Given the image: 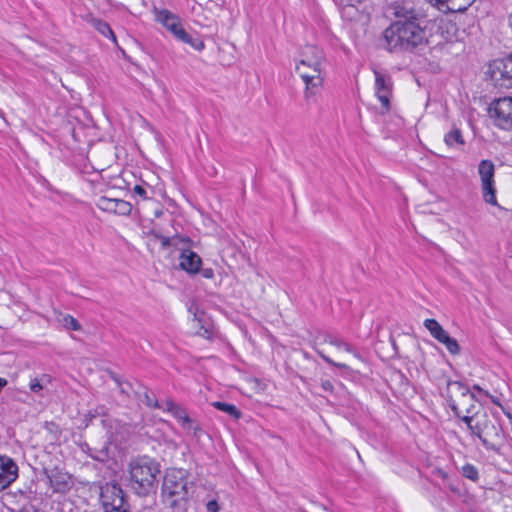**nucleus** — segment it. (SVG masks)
<instances>
[{"mask_svg":"<svg viewBox=\"0 0 512 512\" xmlns=\"http://www.w3.org/2000/svg\"><path fill=\"white\" fill-rule=\"evenodd\" d=\"M342 13L344 16H349L350 18H353L357 13V9L352 5H348L343 8Z\"/></svg>","mask_w":512,"mask_h":512,"instance_id":"obj_33","label":"nucleus"},{"mask_svg":"<svg viewBox=\"0 0 512 512\" xmlns=\"http://www.w3.org/2000/svg\"><path fill=\"white\" fill-rule=\"evenodd\" d=\"M207 512H218L219 507L215 500H211L206 504Z\"/></svg>","mask_w":512,"mask_h":512,"instance_id":"obj_38","label":"nucleus"},{"mask_svg":"<svg viewBox=\"0 0 512 512\" xmlns=\"http://www.w3.org/2000/svg\"><path fill=\"white\" fill-rule=\"evenodd\" d=\"M96 413L98 415H105L106 414V408L104 406H100L96 408Z\"/></svg>","mask_w":512,"mask_h":512,"instance_id":"obj_42","label":"nucleus"},{"mask_svg":"<svg viewBox=\"0 0 512 512\" xmlns=\"http://www.w3.org/2000/svg\"><path fill=\"white\" fill-rule=\"evenodd\" d=\"M375 91L378 100L386 112L390 110V97L392 96L393 81L388 73L374 70Z\"/></svg>","mask_w":512,"mask_h":512,"instance_id":"obj_13","label":"nucleus"},{"mask_svg":"<svg viewBox=\"0 0 512 512\" xmlns=\"http://www.w3.org/2000/svg\"><path fill=\"white\" fill-rule=\"evenodd\" d=\"M162 410L167 411L176 418L183 429L192 431L195 437H199L201 430L200 425L193 419H191L186 413L185 409L176 404L173 400L167 399L164 401V408Z\"/></svg>","mask_w":512,"mask_h":512,"instance_id":"obj_12","label":"nucleus"},{"mask_svg":"<svg viewBox=\"0 0 512 512\" xmlns=\"http://www.w3.org/2000/svg\"><path fill=\"white\" fill-rule=\"evenodd\" d=\"M104 512H129V507H120L117 505L103 506Z\"/></svg>","mask_w":512,"mask_h":512,"instance_id":"obj_32","label":"nucleus"},{"mask_svg":"<svg viewBox=\"0 0 512 512\" xmlns=\"http://www.w3.org/2000/svg\"><path fill=\"white\" fill-rule=\"evenodd\" d=\"M432 474H433L434 476H436V477H439V478L443 479V480H446V479H447V477H448L447 472H445V471H444L443 469H441V468H435V469H433Z\"/></svg>","mask_w":512,"mask_h":512,"instance_id":"obj_37","label":"nucleus"},{"mask_svg":"<svg viewBox=\"0 0 512 512\" xmlns=\"http://www.w3.org/2000/svg\"><path fill=\"white\" fill-rule=\"evenodd\" d=\"M481 184L494 181L495 165L491 160H482L478 165Z\"/></svg>","mask_w":512,"mask_h":512,"instance_id":"obj_19","label":"nucleus"},{"mask_svg":"<svg viewBox=\"0 0 512 512\" xmlns=\"http://www.w3.org/2000/svg\"><path fill=\"white\" fill-rule=\"evenodd\" d=\"M201 263L202 261L200 256L189 249L184 250L181 253L179 265L183 270L187 271L188 273H197L200 269Z\"/></svg>","mask_w":512,"mask_h":512,"instance_id":"obj_18","label":"nucleus"},{"mask_svg":"<svg viewBox=\"0 0 512 512\" xmlns=\"http://www.w3.org/2000/svg\"><path fill=\"white\" fill-rule=\"evenodd\" d=\"M193 482L187 478V472L183 469H170L167 471L163 485V496L170 500L171 507L180 501H186L193 493Z\"/></svg>","mask_w":512,"mask_h":512,"instance_id":"obj_5","label":"nucleus"},{"mask_svg":"<svg viewBox=\"0 0 512 512\" xmlns=\"http://www.w3.org/2000/svg\"><path fill=\"white\" fill-rule=\"evenodd\" d=\"M62 324L68 330H72V331L81 330L80 323L71 315L63 316Z\"/></svg>","mask_w":512,"mask_h":512,"instance_id":"obj_29","label":"nucleus"},{"mask_svg":"<svg viewBox=\"0 0 512 512\" xmlns=\"http://www.w3.org/2000/svg\"><path fill=\"white\" fill-rule=\"evenodd\" d=\"M481 189L484 201L492 206H498L495 181L481 184Z\"/></svg>","mask_w":512,"mask_h":512,"instance_id":"obj_22","label":"nucleus"},{"mask_svg":"<svg viewBox=\"0 0 512 512\" xmlns=\"http://www.w3.org/2000/svg\"><path fill=\"white\" fill-rule=\"evenodd\" d=\"M133 191L135 194L139 195L141 198L148 199L147 192L142 186L136 185L134 187Z\"/></svg>","mask_w":512,"mask_h":512,"instance_id":"obj_36","label":"nucleus"},{"mask_svg":"<svg viewBox=\"0 0 512 512\" xmlns=\"http://www.w3.org/2000/svg\"><path fill=\"white\" fill-rule=\"evenodd\" d=\"M49 383H50V377L48 375H42L40 378L31 379V381L29 383V388L32 392L39 393Z\"/></svg>","mask_w":512,"mask_h":512,"instance_id":"obj_26","label":"nucleus"},{"mask_svg":"<svg viewBox=\"0 0 512 512\" xmlns=\"http://www.w3.org/2000/svg\"><path fill=\"white\" fill-rule=\"evenodd\" d=\"M485 396L489 397L494 404L501 406L499 399L497 397L490 395L488 392H485Z\"/></svg>","mask_w":512,"mask_h":512,"instance_id":"obj_40","label":"nucleus"},{"mask_svg":"<svg viewBox=\"0 0 512 512\" xmlns=\"http://www.w3.org/2000/svg\"><path fill=\"white\" fill-rule=\"evenodd\" d=\"M203 276L205 278H212L213 277V270L212 269H205L203 271Z\"/></svg>","mask_w":512,"mask_h":512,"instance_id":"obj_41","label":"nucleus"},{"mask_svg":"<svg viewBox=\"0 0 512 512\" xmlns=\"http://www.w3.org/2000/svg\"><path fill=\"white\" fill-rule=\"evenodd\" d=\"M18 476V467L6 456H0V491L9 487Z\"/></svg>","mask_w":512,"mask_h":512,"instance_id":"obj_16","label":"nucleus"},{"mask_svg":"<svg viewBox=\"0 0 512 512\" xmlns=\"http://www.w3.org/2000/svg\"><path fill=\"white\" fill-rule=\"evenodd\" d=\"M383 38L390 52H412L427 43L426 30L419 21L397 20L384 30Z\"/></svg>","mask_w":512,"mask_h":512,"instance_id":"obj_2","label":"nucleus"},{"mask_svg":"<svg viewBox=\"0 0 512 512\" xmlns=\"http://www.w3.org/2000/svg\"><path fill=\"white\" fill-rule=\"evenodd\" d=\"M473 389L476 391H479L480 393H483L485 395V392L479 385H474Z\"/></svg>","mask_w":512,"mask_h":512,"instance_id":"obj_43","label":"nucleus"},{"mask_svg":"<svg viewBox=\"0 0 512 512\" xmlns=\"http://www.w3.org/2000/svg\"><path fill=\"white\" fill-rule=\"evenodd\" d=\"M212 406L228 415H230L234 419H239L241 417L240 410L233 404L215 401L212 403Z\"/></svg>","mask_w":512,"mask_h":512,"instance_id":"obj_25","label":"nucleus"},{"mask_svg":"<svg viewBox=\"0 0 512 512\" xmlns=\"http://www.w3.org/2000/svg\"><path fill=\"white\" fill-rule=\"evenodd\" d=\"M424 327L430 334L440 343L445 345L446 349L453 355L460 353V346L455 338H452L449 333L439 324L435 319H426Z\"/></svg>","mask_w":512,"mask_h":512,"instance_id":"obj_10","label":"nucleus"},{"mask_svg":"<svg viewBox=\"0 0 512 512\" xmlns=\"http://www.w3.org/2000/svg\"><path fill=\"white\" fill-rule=\"evenodd\" d=\"M444 142L448 147L464 146L465 140L460 129L453 127L444 136Z\"/></svg>","mask_w":512,"mask_h":512,"instance_id":"obj_21","label":"nucleus"},{"mask_svg":"<svg viewBox=\"0 0 512 512\" xmlns=\"http://www.w3.org/2000/svg\"><path fill=\"white\" fill-rule=\"evenodd\" d=\"M324 54L314 45H307L300 53L296 72L305 84L304 99L307 104L315 103L324 84Z\"/></svg>","mask_w":512,"mask_h":512,"instance_id":"obj_1","label":"nucleus"},{"mask_svg":"<svg viewBox=\"0 0 512 512\" xmlns=\"http://www.w3.org/2000/svg\"><path fill=\"white\" fill-rule=\"evenodd\" d=\"M155 20L161 23L168 31H170L176 39L189 44L197 51L204 49V42L198 38H193L184 29L181 19L178 15L167 9H154Z\"/></svg>","mask_w":512,"mask_h":512,"instance_id":"obj_7","label":"nucleus"},{"mask_svg":"<svg viewBox=\"0 0 512 512\" xmlns=\"http://www.w3.org/2000/svg\"><path fill=\"white\" fill-rule=\"evenodd\" d=\"M489 115L494 124L503 130H512V97L494 100L489 107Z\"/></svg>","mask_w":512,"mask_h":512,"instance_id":"obj_8","label":"nucleus"},{"mask_svg":"<svg viewBox=\"0 0 512 512\" xmlns=\"http://www.w3.org/2000/svg\"><path fill=\"white\" fill-rule=\"evenodd\" d=\"M321 388L323 389V391L329 392V393H332L334 390L333 384L328 379L321 380Z\"/></svg>","mask_w":512,"mask_h":512,"instance_id":"obj_35","label":"nucleus"},{"mask_svg":"<svg viewBox=\"0 0 512 512\" xmlns=\"http://www.w3.org/2000/svg\"><path fill=\"white\" fill-rule=\"evenodd\" d=\"M448 401L454 414L462 420L463 415L479 414L476 410V398L469 388L459 381L449 382L447 386Z\"/></svg>","mask_w":512,"mask_h":512,"instance_id":"obj_6","label":"nucleus"},{"mask_svg":"<svg viewBox=\"0 0 512 512\" xmlns=\"http://www.w3.org/2000/svg\"><path fill=\"white\" fill-rule=\"evenodd\" d=\"M197 334L206 339H211L212 337V332L204 325H201L200 329L197 331Z\"/></svg>","mask_w":512,"mask_h":512,"instance_id":"obj_34","label":"nucleus"},{"mask_svg":"<svg viewBox=\"0 0 512 512\" xmlns=\"http://www.w3.org/2000/svg\"><path fill=\"white\" fill-rule=\"evenodd\" d=\"M462 475L474 482H476L479 478L478 470L472 464H465L462 467Z\"/></svg>","mask_w":512,"mask_h":512,"instance_id":"obj_28","label":"nucleus"},{"mask_svg":"<svg viewBox=\"0 0 512 512\" xmlns=\"http://www.w3.org/2000/svg\"><path fill=\"white\" fill-rule=\"evenodd\" d=\"M144 398L147 406L158 409L164 408V402L159 403L157 400H153L148 393H145Z\"/></svg>","mask_w":512,"mask_h":512,"instance_id":"obj_30","label":"nucleus"},{"mask_svg":"<svg viewBox=\"0 0 512 512\" xmlns=\"http://www.w3.org/2000/svg\"><path fill=\"white\" fill-rule=\"evenodd\" d=\"M416 6V0H395L388 5L387 11L398 20L419 21L420 13Z\"/></svg>","mask_w":512,"mask_h":512,"instance_id":"obj_11","label":"nucleus"},{"mask_svg":"<svg viewBox=\"0 0 512 512\" xmlns=\"http://www.w3.org/2000/svg\"><path fill=\"white\" fill-rule=\"evenodd\" d=\"M462 421L467 425L471 436L477 437L487 449L500 453L504 441V431L499 423L486 412L463 415Z\"/></svg>","mask_w":512,"mask_h":512,"instance_id":"obj_3","label":"nucleus"},{"mask_svg":"<svg viewBox=\"0 0 512 512\" xmlns=\"http://www.w3.org/2000/svg\"><path fill=\"white\" fill-rule=\"evenodd\" d=\"M490 76L494 86L503 89L512 88V55L505 59L494 60L490 65Z\"/></svg>","mask_w":512,"mask_h":512,"instance_id":"obj_9","label":"nucleus"},{"mask_svg":"<svg viewBox=\"0 0 512 512\" xmlns=\"http://www.w3.org/2000/svg\"><path fill=\"white\" fill-rule=\"evenodd\" d=\"M97 207L108 213H114L117 215L126 216L129 215L132 211V205L122 199H116V198H108L105 196H102L97 201Z\"/></svg>","mask_w":512,"mask_h":512,"instance_id":"obj_14","label":"nucleus"},{"mask_svg":"<svg viewBox=\"0 0 512 512\" xmlns=\"http://www.w3.org/2000/svg\"><path fill=\"white\" fill-rule=\"evenodd\" d=\"M324 341L326 343H329L330 345L337 347V348H342L346 352L352 353L357 358L360 357L359 353L350 344H348L347 342L343 341L342 339H340L336 336L328 334L325 336Z\"/></svg>","mask_w":512,"mask_h":512,"instance_id":"obj_24","label":"nucleus"},{"mask_svg":"<svg viewBox=\"0 0 512 512\" xmlns=\"http://www.w3.org/2000/svg\"><path fill=\"white\" fill-rule=\"evenodd\" d=\"M131 486L138 495L146 496L153 492L160 474L159 464L150 457L143 456L129 463Z\"/></svg>","mask_w":512,"mask_h":512,"instance_id":"obj_4","label":"nucleus"},{"mask_svg":"<svg viewBox=\"0 0 512 512\" xmlns=\"http://www.w3.org/2000/svg\"><path fill=\"white\" fill-rule=\"evenodd\" d=\"M437 4H446L447 8L453 12H463L475 1V0H429Z\"/></svg>","mask_w":512,"mask_h":512,"instance_id":"obj_20","label":"nucleus"},{"mask_svg":"<svg viewBox=\"0 0 512 512\" xmlns=\"http://www.w3.org/2000/svg\"><path fill=\"white\" fill-rule=\"evenodd\" d=\"M90 24L103 36L110 38L113 42H116L115 34L107 22L101 19L91 18Z\"/></svg>","mask_w":512,"mask_h":512,"instance_id":"obj_23","label":"nucleus"},{"mask_svg":"<svg viewBox=\"0 0 512 512\" xmlns=\"http://www.w3.org/2000/svg\"><path fill=\"white\" fill-rule=\"evenodd\" d=\"M319 355L321 356V358L327 362L328 364L332 365V366H335V367H338V368H343V369H348L349 367L346 365V364H343V363H337L335 361H333L331 358H329L328 356L324 355L323 353L321 352H318Z\"/></svg>","mask_w":512,"mask_h":512,"instance_id":"obj_31","label":"nucleus"},{"mask_svg":"<svg viewBox=\"0 0 512 512\" xmlns=\"http://www.w3.org/2000/svg\"><path fill=\"white\" fill-rule=\"evenodd\" d=\"M47 477L55 493H65L69 491L72 486L70 475L57 468L50 470L47 473Z\"/></svg>","mask_w":512,"mask_h":512,"instance_id":"obj_17","label":"nucleus"},{"mask_svg":"<svg viewBox=\"0 0 512 512\" xmlns=\"http://www.w3.org/2000/svg\"><path fill=\"white\" fill-rule=\"evenodd\" d=\"M120 392H121V393H124V394H127V391L125 390V388H124V387H120Z\"/></svg>","mask_w":512,"mask_h":512,"instance_id":"obj_44","label":"nucleus"},{"mask_svg":"<svg viewBox=\"0 0 512 512\" xmlns=\"http://www.w3.org/2000/svg\"><path fill=\"white\" fill-rule=\"evenodd\" d=\"M100 500L102 506L117 505L129 507L123 490L117 484H107L101 489Z\"/></svg>","mask_w":512,"mask_h":512,"instance_id":"obj_15","label":"nucleus"},{"mask_svg":"<svg viewBox=\"0 0 512 512\" xmlns=\"http://www.w3.org/2000/svg\"><path fill=\"white\" fill-rule=\"evenodd\" d=\"M189 311L190 312H193L194 314V318L198 321V322H201V318L199 317L198 315V308L197 307H190L189 308Z\"/></svg>","mask_w":512,"mask_h":512,"instance_id":"obj_39","label":"nucleus"},{"mask_svg":"<svg viewBox=\"0 0 512 512\" xmlns=\"http://www.w3.org/2000/svg\"><path fill=\"white\" fill-rule=\"evenodd\" d=\"M160 242H161V245L163 248H167V247H170V246H177L179 242H183L184 239L175 235V236H172V237H167V236H163V235H157L156 236Z\"/></svg>","mask_w":512,"mask_h":512,"instance_id":"obj_27","label":"nucleus"}]
</instances>
